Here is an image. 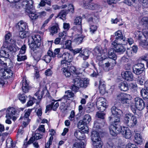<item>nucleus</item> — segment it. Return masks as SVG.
Segmentation results:
<instances>
[{"label": "nucleus", "mask_w": 148, "mask_h": 148, "mask_svg": "<svg viewBox=\"0 0 148 148\" xmlns=\"http://www.w3.org/2000/svg\"><path fill=\"white\" fill-rule=\"evenodd\" d=\"M112 114L109 117V120L111 121L113 118L114 119V121L110 125L109 127L110 132L112 136H116L119 133L123 134L126 138H129L131 136V132L129 129L127 127H121L120 126V114L118 112H112Z\"/></svg>", "instance_id": "1"}, {"label": "nucleus", "mask_w": 148, "mask_h": 148, "mask_svg": "<svg viewBox=\"0 0 148 148\" xmlns=\"http://www.w3.org/2000/svg\"><path fill=\"white\" fill-rule=\"evenodd\" d=\"M33 3L34 1L32 0H23L22 3V5L25 9L26 12L29 14V16L31 19L35 20L37 19L38 15L33 13Z\"/></svg>", "instance_id": "2"}, {"label": "nucleus", "mask_w": 148, "mask_h": 148, "mask_svg": "<svg viewBox=\"0 0 148 148\" xmlns=\"http://www.w3.org/2000/svg\"><path fill=\"white\" fill-rule=\"evenodd\" d=\"M123 122L127 125L130 127L134 126L137 123L136 118L130 113L125 115Z\"/></svg>", "instance_id": "3"}, {"label": "nucleus", "mask_w": 148, "mask_h": 148, "mask_svg": "<svg viewBox=\"0 0 148 148\" xmlns=\"http://www.w3.org/2000/svg\"><path fill=\"white\" fill-rule=\"evenodd\" d=\"M134 105L131 106V108L132 111H136L138 110L141 111L145 108V104L144 100L140 97H136L134 99Z\"/></svg>", "instance_id": "4"}, {"label": "nucleus", "mask_w": 148, "mask_h": 148, "mask_svg": "<svg viewBox=\"0 0 148 148\" xmlns=\"http://www.w3.org/2000/svg\"><path fill=\"white\" fill-rule=\"evenodd\" d=\"M88 21L90 24V32L91 34H93L97 31V27L94 24H91L92 23H97L99 21V19L98 18L95 16L94 13H93L91 15H89Z\"/></svg>", "instance_id": "5"}, {"label": "nucleus", "mask_w": 148, "mask_h": 148, "mask_svg": "<svg viewBox=\"0 0 148 148\" xmlns=\"http://www.w3.org/2000/svg\"><path fill=\"white\" fill-rule=\"evenodd\" d=\"M115 36V40L112 42V45H115L117 43H120L122 44H125L126 43L125 37L123 35L121 30H118L114 33Z\"/></svg>", "instance_id": "6"}, {"label": "nucleus", "mask_w": 148, "mask_h": 148, "mask_svg": "<svg viewBox=\"0 0 148 148\" xmlns=\"http://www.w3.org/2000/svg\"><path fill=\"white\" fill-rule=\"evenodd\" d=\"M62 57L63 60L61 61V66H70V63L73 58L72 55L68 53H65L62 55Z\"/></svg>", "instance_id": "7"}, {"label": "nucleus", "mask_w": 148, "mask_h": 148, "mask_svg": "<svg viewBox=\"0 0 148 148\" xmlns=\"http://www.w3.org/2000/svg\"><path fill=\"white\" fill-rule=\"evenodd\" d=\"M103 66V70L106 72L112 69L116 64V61L111 58H106L104 60Z\"/></svg>", "instance_id": "8"}, {"label": "nucleus", "mask_w": 148, "mask_h": 148, "mask_svg": "<svg viewBox=\"0 0 148 148\" xmlns=\"http://www.w3.org/2000/svg\"><path fill=\"white\" fill-rule=\"evenodd\" d=\"M73 82L74 85L77 86L79 88H86L89 84V80L86 79L83 80L77 76V77L73 79Z\"/></svg>", "instance_id": "9"}, {"label": "nucleus", "mask_w": 148, "mask_h": 148, "mask_svg": "<svg viewBox=\"0 0 148 148\" xmlns=\"http://www.w3.org/2000/svg\"><path fill=\"white\" fill-rule=\"evenodd\" d=\"M43 50L40 49L38 50V57H34V60H35L36 62H38L40 59L45 61L47 63H49L51 60V57L47 55H45V56L41 58V57L44 53Z\"/></svg>", "instance_id": "10"}, {"label": "nucleus", "mask_w": 148, "mask_h": 148, "mask_svg": "<svg viewBox=\"0 0 148 148\" xmlns=\"http://www.w3.org/2000/svg\"><path fill=\"white\" fill-rule=\"evenodd\" d=\"M130 97V95L129 94L121 93L117 95V99L121 101L122 103L127 104L129 103Z\"/></svg>", "instance_id": "11"}, {"label": "nucleus", "mask_w": 148, "mask_h": 148, "mask_svg": "<svg viewBox=\"0 0 148 148\" xmlns=\"http://www.w3.org/2000/svg\"><path fill=\"white\" fill-rule=\"evenodd\" d=\"M20 85H22L21 88L23 91L24 93H27L28 92L30 87L29 86V81L26 78H23Z\"/></svg>", "instance_id": "12"}, {"label": "nucleus", "mask_w": 148, "mask_h": 148, "mask_svg": "<svg viewBox=\"0 0 148 148\" xmlns=\"http://www.w3.org/2000/svg\"><path fill=\"white\" fill-rule=\"evenodd\" d=\"M123 78L127 81H132L134 80V76L132 72L130 71H125L121 73Z\"/></svg>", "instance_id": "13"}, {"label": "nucleus", "mask_w": 148, "mask_h": 148, "mask_svg": "<svg viewBox=\"0 0 148 148\" xmlns=\"http://www.w3.org/2000/svg\"><path fill=\"white\" fill-rule=\"evenodd\" d=\"M82 17L81 16H78L76 17L74 20V24L76 25H78V26H74L73 28L75 31L77 30L80 32L82 31Z\"/></svg>", "instance_id": "14"}, {"label": "nucleus", "mask_w": 148, "mask_h": 148, "mask_svg": "<svg viewBox=\"0 0 148 148\" xmlns=\"http://www.w3.org/2000/svg\"><path fill=\"white\" fill-rule=\"evenodd\" d=\"M90 0L87 2H85L84 6L85 8L90 10H95L99 8L100 5L97 3H91Z\"/></svg>", "instance_id": "15"}, {"label": "nucleus", "mask_w": 148, "mask_h": 148, "mask_svg": "<svg viewBox=\"0 0 148 148\" xmlns=\"http://www.w3.org/2000/svg\"><path fill=\"white\" fill-rule=\"evenodd\" d=\"M13 42V40L12 38L11 34L8 33L5 36V41L3 42V45L4 47L7 46L8 44H12Z\"/></svg>", "instance_id": "16"}, {"label": "nucleus", "mask_w": 148, "mask_h": 148, "mask_svg": "<svg viewBox=\"0 0 148 148\" xmlns=\"http://www.w3.org/2000/svg\"><path fill=\"white\" fill-rule=\"evenodd\" d=\"M123 45L120 43H117L115 45H112L115 49V51L116 52L121 54L123 53L126 50L125 48L122 45Z\"/></svg>", "instance_id": "17"}, {"label": "nucleus", "mask_w": 148, "mask_h": 148, "mask_svg": "<svg viewBox=\"0 0 148 148\" xmlns=\"http://www.w3.org/2000/svg\"><path fill=\"white\" fill-rule=\"evenodd\" d=\"M90 52L87 49H83L80 53L79 56L83 58L84 60H86L88 58Z\"/></svg>", "instance_id": "18"}, {"label": "nucleus", "mask_w": 148, "mask_h": 148, "mask_svg": "<svg viewBox=\"0 0 148 148\" xmlns=\"http://www.w3.org/2000/svg\"><path fill=\"white\" fill-rule=\"evenodd\" d=\"M59 106V103L58 102H57L54 104V102H52L50 104L46 106L45 111L51 110L56 111Z\"/></svg>", "instance_id": "19"}, {"label": "nucleus", "mask_w": 148, "mask_h": 148, "mask_svg": "<svg viewBox=\"0 0 148 148\" xmlns=\"http://www.w3.org/2000/svg\"><path fill=\"white\" fill-rule=\"evenodd\" d=\"M31 40V39H28V44L31 50L34 51L39 48L40 45L37 43H35V42H33Z\"/></svg>", "instance_id": "20"}, {"label": "nucleus", "mask_w": 148, "mask_h": 148, "mask_svg": "<svg viewBox=\"0 0 148 148\" xmlns=\"http://www.w3.org/2000/svg\"><path fill=\"white\" fill-rule=\"evenodd\" d=\"M16 27L20 31H24L28 27L26 23L21 21L17 24Z\"/></svg>", "instance_id": "21"}, {"label": "nucleus", "mask_w": 148, "mask_h": 148, "mask_svg": "<svg viewBox=\"0 0 148 148\" xmlns=\"http://www.w3.org/2000/svg\"><path fill=\"white\" fill-rule=\"evenodd\" d=\"M17 112H7L5 116L6 119H11L12 117L14 121L16 120L18 116ZM19 113V112H17Z\"/></svg>", "instance_id": "22"}, {"label": "nucleus", "mask_w": 148, "mask_h": 148, "mask_svg": "<svg viewBox=\"0 0 148 148\" xmlns=\"http://www.w3.org/2000/svg\"><path fill=\"white\" fill-rule=\"evenodd\" d=\"M99 88L100 93L102 94H104L106 90V85L105 82L102 79H101L99 81Z\"/></svg>", "instance_id": "23"}, {"label": "nucleus", "mask_w": 148, "mask_h": 148, "mask_svg": "<svg viewBox=\"0 0 148 148\" xmlns=\"http://www.w3.org/2000/svg\"><path fill=\"white\" fill-rule=\"evenodd\" d=\"M91 139L93 142L101 141L99 134L96 131H93L91 135Z\"/></svg>", "instance_id": "24"}, {"label": "nucleus", "mask_w": 148, "mask_h": 148, "mask_svg": "<svg viewBox=\"0 0 148 148\" xmlns=\"http://www.w3.org/2000/svg\"><path fill=\"white\" fill-rule=\"evenodd\" d=\"M137 33V35H138V38L139 40V41H143V40H144V39H143V35L144 36V37L146 39H148V32L144 31L142 32L141 31H138Z\"/></svg>", "instance_id": "25"}, {"label": "nucleus", "mask_w": 148, "mask_h": 148, "mask_svg": "<svg viewBox=\"0 0 148 148\" xmlns=\"http://www.w3.org/2000/svg\"><path fill=\"white\" fill-rule=\"evenodd\" d=\"M7 49L5 47L1 48L0 51V57L4 58L5 59L9 58L10 55Z\"/></svg>", "instance_id": "26"}, {"label": "nucleus", "mask_w": 148, "mask_h": 148, "mask_svg": "<svg viewBox=\"0 0 148 148\" xmlns=\"http://www.w3.org/2000/svg\"><path fill=\"white\" fill-rule=\"evenodd\" d=\"M69 12V10H62L59 13L57 17H59L60 19H61L63 20V21H64L66 20V16L68 13Z\"/></svg>", "instance_id": "27"}, {"label": "nucleus", "mask_w": 148, "mask_h": 148, "mask_svg": "<svg viewBox=\"0 0 148 148\" xmlns=\"http://www.w3.org/2000/svg\"><path fill=\"white\" fill-rule=\"evenodd\" d=\"M65 93L67 94L64 95L62 98L59 99L58 101H60L62 99H64L65 100H66V101L67 100H69V98L73 97L74 95V94L72 92V91L70 90L66 91L65 92Z\"/></svg>", "instance_id": "28"}, {"label": "nucleus", "mask_w": 148, "mask_h": 148, "mask_svg": "<svg viewBox=\"0 0 148 148\" xmlns=\"http://www.w3.org/2000/svg\"><path fill=\"white\" fill-rule=\"evenodd\" d=\"M119 87L121 91H127L129 89L128 85L125 82H123L119 83Z\"/></svg>", "instance_id": "29"}, {"label": "nucleus", "mask_w": 148, "mask_h": 148, "mask_svg": "<svg viewBox=\"0 0 148 148\" xmlns=\"http://www.w3.org/2000/svg\"><path fill=\"white\" fill-rule=\"evenodd\" d=\"M116 51L114 49L111 48L110 49L108 52L109 58H111L112 60H116L117 59V56L115 54Z\"/></svg>", "instance_id": "30"}, {"label": "nucleus", "mask_w": 148, "mask_h": 148, "mask_svg": "<svg viewBox=\"0 0 148 148\" xmlns=\"http://www.w3.org/2000/svg\"><path fill=\"white\" fill-rule=\"evenodd\" d=\"M74 136L78 140H83L85 138V134L79 130H76L74 133Z\"/></svg>", "instance_id": "31"}, {"label": "nucleus", "mask_w": 148, "mask_h": 148, "mask_svg": "<svg viewBox=\"0 0 148 148\" xmlns=\"http://www.w3.org/2000/svg\"><path fill=\"white\" fill-rule=\"evenodd\" d=\"M32 40L33 42H35L40 45V41L41 40V36L38 34H36L34 36L30 37L28 39Z\"/></svg>", "instance_id": "32"}, {"label": "nucleus", "mask_w": 148, "mask_h": 148, "mask_svg": "<svg viewBox=\"0 0 148 148\" xmlns=\"http://www.w3.org/2000/svg\"><path fill=\"white\" fill-rule=\"evenodd\" d=\"M4 47L7 48L8 50H9L12 53H15L17 50H19L17 47L14 45H13L12 43L11 44H8L7 46Z\"/></svg>", "instance_id": "33"}, {"label": "nucleus", "mask_w": 148, "mask_h": 148, "mask_svg": "<svg viewBox=\"0 0 148 148\" xmlns=\"http://www.w3.org/2000/svg\"><path fill=\"white\" fill-rule=\"evenodd\" d=\"M86 144L82 141L75 142L73 145L74 148H85Z\"/></svg>", "instance_id": "34"}, {"label": "nucleus", "mask_w": 148, "mask_h": 148, "mask_svg": "<svg viewBox=\"0 0 148 148\" xmlns=\"http://www.w3.org/2000/svg\"><path fill=\"white\" fill-rule=\"evenodd\" d=\"M85 36H83V35H79L76 36L74 40V42L77 44H79L81 43L83 38Z\"/></svg>", "instance_id": "35"}, {"label": "nucleus", "mask_w": 148, "mask_h": 148, "mask_svg": "<svg viewBox=\"0 0 148 148\" xmlns=\"http://www.w3.org/2000/svg\"><path fill=\"white\" fill-rule=\"evenodd\" d=\"M71 41L70 40L63 41V47L64 48L70 49L71 48Z\"/></svg>", "instance_id": "36"}, {"label": "nucleus", "mask_w": 148, "mask_h": 148, "mask_svg": "<svg viewBox=\"0 0 148 148\" xmlns=\"http://www.w3.org/2000/svg\"><path fill=\"white\" fill-rule=\"evenodd\" d=\"M29 35V33L27 31H20L19 33V36L21 38L23 39L25 38L28 37Z\"/></svg>", "instance_id": "37"}, {"label": "nucleus", "mask_w": 148, "mask_h": 148, "mask_svg": "<svg viewBox=\"0 0 148 148\" xmlns=\"http://www.w3.org/2000/svg\"><path fill=\"white\" fill-rule=\"evenodd\" d=\"M59 29V27L58 25H54L51 27L50 32L51 34L53 35L58 32Z\"/></svg>", "instance_id": "38"}, {"label": "nucleus", "mask_w": 148, "mask_h": 148, "mask_svg": "<svg viewBox=\"0 0 148 148\" xmlns=\"http://www.w3.org/2000/svg\"><path fill=\"white\" fill-rule=\"evenodd\" d=\"M136 82L137 83L140 85H145L146 82L145 80L142 78L141 76H138L136 78Z\"/></svg>", "instance_id": "39"}, {"label": "nucleus", "mask_w": 148, "mask_h": 148, "mask_svg": "<svg viewBox=\"0 0 148 148\" xmlns=\"http://www.w3.org/2000/svg\"><path fill=\"white\" fill-rule=\"evenodd\" d=\"M69 67V66H66L65 67L61 66V67L62 68V70L63 72V74L66 77H68L70 76L71 75L70 72L67 69V68Z\"/></svg>", "instance_id": "40"}, {"label": "nucleus", "mask_w": 148, "mask_h": 148, "mask_svg": "<svg viewBox=\"0 0 148 148\" xmlns=\"http://www.w3.org/2000/svg\"><path fill=\"white\" fill-rule=\"evenodd\" d=\"M84 110L86 111H93L94 110V105L92 103H88L86 106L84 108Z\"/></svg>", "instance_id": "41"}, {"label": "nucleus", "mask_w": 148, "mask_h": 148, "mask_svg": "<svg viewBox=\"0 0 148 148\" xmlns=\"http://www.w3.org/2000/svg\"><path fill=\"white\" fill-rule=\"evenodd\" d=\"M141 96L145 99H148V92L145 89H142L140 91Z\"/></svg>", "instance_id": "42"}, {"label": "nucleus", "mask_w": 148, "mask_h": 148, "mask_svg": "<svg viewBox=\"0 0 148 148\" xmlns=\"http://www.w3.org/2000/svg\"><path fill=\"white\" fill-rule=\"evenodd\" d=\"M91 117L89 114L85 115L83 118V120L82 121H83L85 124H88L91 121Z\"/></svg>", "instance_id": "43"}, {"label": "nucleus", "mask_w": 148, "mask_h": 148, "mask_svg": "<svg viewBox=\"0 0 148 148\" xmlns=\"http://www.w3.org/2000/svg\"><path fill=\"white\" fill-rule=\"evenodd\" d=\"M139 45L143 48L148 49V41H146L145 39L143 41H139Z\"/></svg>", "instance_id": "44"}, {"label": "nucleus", "mask_w": 148, "mask_h": 148, "mask_svg": "<svg viewBox=\"0 0 148 148\" xmlns=\"http://www.w3.org/2000/svg\"><path fill=\"white\" fill-rule=\"evenodd\" d=\"M18 98L21 102L22 103H24L25 102L27 97L25 94H19L18 95Z\"/></svg>", "instance_id": "45"}, {"label": "nucleus", "mask_w": 148, "mask_h": 148, "mask_svg": "<svg viewBox=\"0 0 148 148\" xmlns=\"http://www.w3.org/2000/svg\"><path fill=\"white\" fill-rule=\"evenodd\" d=\"M46 4L51 5V0H41V1L39 4L40 6H44Z\"/></svg>", "instance_id": "46"}, {"label": "nucleus", "mask_w": 148, "mask_h": 148, "mask_svg": "<svg viewBox=\"0 0 148 148\" xmlns=\"http://www.w3.org/2000/svg\"><path fill=\"white\" fill-rule=\"evenodd\" d=\"M142 25L144 27L148 29V18L144 17L141 19Z\"/></svg>", "instance_id": "47"}, {"label": "nucleus", "mask_w": 148, "mask_h": 148, "mask_svg": "<svg viewBox=\"0 0 148 148\" xmlns=\"http://www.w3.org/2000/svg\"><path fill=\"white\" fill-rule=\"evenodd\" d=\"M101 141L93 142V148H101L102 144Z\"/></svg>", "instance_id": "48"}, {"label": "nucleus", "mask_w": 148, "mask_h": 148, "mask_svg": "<svg viewBox=\"0 0 148 148\" xmlns=\"http://www.w3.org/2000/svg\"><path fill=\"white\" fill-rule=\"evenodd\" d=\"M59 37L63 41L66 40V32L63 31L62 32H60L58 34Z\"/></svg>", "instance_id": "49"}, {"label": "nucleus", "mask_w": 148, "mask_h": 148, "mask_svg": "<svg viewBox=\"0 0 148 148\" xmlns=\"http://www.w3.org/2000/svg\"><path fill=\"white\" fill-rule=\"evenodd\" d=\"M132 70L133 73L135 75H139L141 74L143 72V71L133 66Z\"/></svg>", "instance_id": "50"}, {"label": "nucleus", "mask_w": 148, "mask_h": 148, "mask_svg": "<svg viewBox=\"0 0 148 148\" xmlns=\"http://www.w3.org/2000/svg\"><path fill=\"white\" fill-rule=\"evenodd\" d=\"M133 67L141 69L143 71L144 69V64L142 63H138L134 65Z\"/></svg>", "instance_id": "51"}, {"label": "nucleus", "mask_w": 148, "mask_h": 148, "mask_svg": "<svg viewBox=\"0 0 148 148\" xmlns=\"http://www.w3.org/2000/svg\"><path fill=\"white\" fill-rule=\"evenodd\" d=\"M23 54H20V53L17 56V60L18 61H24L27 59V57L26 56H23Z\"/></svg>", "instance_id": "52"}, {"label": "nucleus", "mask_w": 148, "mask_h": 148, "mask_svg": "<svg viewBox=\"0 0 148 148\" xmlns=\"http://www.w3.org/2000/svg\"><path fill=\"white\" fill-rule=\"evenodd\" d=\"M32 110H35V111H42V107L40 106L39 103L37 102L36 105L34 108L31 110L28 109L27 111H31Z\"/></svg>", "instance_id": "53"}, {"label": "nucleus", "mask_w": 148, "mask_h": 148, "mask_svg": "<svg viewBox=\"0 0 148 148\" xmlns=\"http://www.w3.org/2000/svg\"><path fill=\"white\" fill-rule=\"evenodd\" d=\"M6 73V76L5 78L8 79L12 77L13 75V72L10 69H8L5 71Z\"/></svg>", "instance_id": "54"}, {"label": "nucleus", "mask_w": 148, "mask_h": 148, "mask_svg": "<svg viewBox=\"0 0 148 148\" xmlns=\"http://www.w3.org/2000/svg\"><path fill=\"white\" fill-rule=\"evenodd\" d=\"M6 145L7 147H15V145L13 143L12 140L11 139H9L6 140Z\"/></svg>", "instance_id": "55"}, {"label": "nucleus", "mask_w": 148, "mask_h": 148, "mask_svg": "<svg viewBox=\"0 0 148 148\" xmlns=\"http://www.w3.org/2000/svg\"><path fill=\"white\" fill-rule=\"evenodd\" d=\"M36 99L34 97L30 98V100L27 103L26 106L28 107L32 106L36 101Z\"/></svg>", "instance_id": "56"}, {"label": "nucleus", "mask_w": 148, "mask_h": 148, "mask_svg": "<svg viewBox=\"0 0 148 148\" xmlns=\"http://www.w3.org/2000/svg\"><path fill=\"white\" fill-rule=\"evenodd\" d=\"M53 139V136H51L50 137L48 142L45 144V148H49L50 146L52 144Z\"/></svg>", "instance_id": "57"}, {"label": "nucleus", "mask_w": 148, "mask_h": 148, "mask_svg": "<svg viewBox=\"0 0 148 148\" xmlns=\"http://www.w3.org/2000/svg\"><path fill=\"white\" fill-rule=\"evenodd\" d=\"M79 88L78 87L74 85V84L71 85L70 87V89L72 91L75 92H77Z\"/></svg>", "instance_id": "58"}, {"label": "nucleus", "mask_w": 148, "mask_h": 148, "mask_svg": "<svg viewBox=\"0 0 148 148\" xmlns=\"http://www.w3.org/2000/svg\"><path fill=\"white\" fill-rule=\"evenodd\" d=\"M105 114L102 112H98L96 116L98 118L104 119Z\"/></svg>", "instance_id": "59"}, {"label": "nucleus", "mask_w": 148, "mask_h": 148, "mask_svg": "<svg viewBox=\"0 0 148 148\" xmlns=\"http://www.w3.org/2000/svg\"><path fill=\"white\" fill-rule=\"evenodd\" d=\"M67 107L65 106L64 102H62L60 104L59 108L62 111H65L67 110Z\"/></svg>", "instance_id": "60"}, {"label": "nucleus", "mask_w": 148, "mask_h": 148, "mask_svg": "<svg viewBox=\"0 0 148 148\" xmlns=\"http://www.w3.org/2000/svg\"><path fill=\"white\" fill-rule=\"evenodd\" d=\"M129 87L132 90L136 91L137 86V84H133L131 83L130 84Z\"/></svg>", "instance_id": "61"}, {"label": "nucleus", "mask_w": 148, "mask_h": 148, "mask_svg": "<svg viewBox=\"0 0 148 148\" xmlns=\"http://www.w3.org/2000/svg\"><path fill=\"white\" fill-rule=\"evenodd\" d=\"M63 41L60 38H56L55 40L54 43L56 45L60 44L62 45L63 43Z\"/></svg>", "instance_id": "62"}, {"label": "nucleus", "mask_w": 148, "mask_h": 148, "mask_svg": "<svg viewBox=\"0 0 148 148\" xmlns=\"http://www.w3.org/2000/svg\"><path fill=\"white\" fill-rule=\"evenodd\" d=\"M30 112H26L24 115L23 116H21L20 118V119H28L29 116L30 114Z\"/></svg>", "instance_id": "63"}, {"label": "nucleus", "mask_w": 148, "mask_h": 148, "mask_svg": "<svg viewBox=\"0 0 148 148\" xmlns=\"http://www.w3.org/2000/svg\"><path fill=\"white\" fill-rule=\"evenodd\" d=\"M34 140V137H31L29 140L27 142H25L24 144L25 147H27L28 145H29L33 143Z\"/></svg>", "instance_id": "64"}]
</instances>
